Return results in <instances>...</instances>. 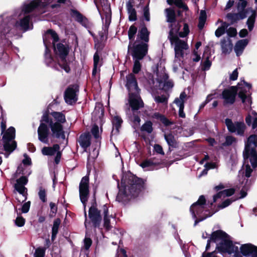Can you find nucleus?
<instances>
[{"label":"nucleus","mask_w":257,"mask_h":257,"mask_svg":"<svg viewBox=\"0 0 257 257\" xmlns=\"http://www.w3.org/2000/svg\"><path fill=\"white\" fill-rule=\"evenodd\" d=\"M125 87L128 91V101L132 111V114L128 116L132 126L138 128L140 126L141 119L138 115V111L140 108L144 107V103L140 96L141 89L139 88L135 76L129 74L126 76Z\"/></svg>","instance_id":"obj_1"},{"label":"nucleus","mask_w":257,"mask_h":257,"mask_svg":"<svg viewBox=\"0 0 257 257\" xmlns=\"http://www.w3.org/2000/svg\"><path fill=\"white\" fill-rule=\"evenodd\" d=\"M24 167L22 165H20L18 166L16 173L14 174V178L16 179L18 178L19 177H20V175H22V176H25L27 175V173L24 172ZM31 174V172H29L28 173L27 175H29Z\"/></svg>","instance_id":"obj_44"},{"label":"nucleus","mask_w":257,"mask_h":257,"mask_svg":"<svg viewBox=\"0 0 257 257\" xmlns=\"http://www.w3.org/2000/svg\"><path fill=\"white\" fill-rule=\"evenodd\" d=\"M127 13L128 14V19L131 21H135L137 20L136 11L133 7V3L129 1L126 3V5Z\"/></svg>","instance_id":"obj_31"},{"label":"nucleus","mask_w":257,"mask_h":257,"mask_svg":"<svg viewBox=\"0 0 257 257\" xmlns=\"http://www.w3.org/2000/svg\"><path fill=\"white\" fill-rule=\"evenodd\" d=\"M227 34L229 37H234L237 34V31L235 28L230 27L227 30Z\"/></svg>","instance_id":"obj_64"},{"label":"nucleus","mask_w":257,"mask_h":257,"mask_svg":"<svg viewBox=\"0 0 257 257\" xmlns=\"http://www.w3.org/2000/svg\"><path fill=\"white\" fill-rule=\"evenodd\" d=\"M248 43L249 40L247 39L239 40L236 42L234 47V50L237 56L238 57L242 55Z\"/></svg>","instance_id":"obj_26"},{"label":"nucleus","mask_w":257,"mask_h":257,"mask_svg":"<svg viewBox=\"0 0 257 257\" xmlns=\"http://www.w3.org/2000/svg\"><path fill=\"white\" fill-rule=\"evenodd\" d=\"M122 122V120L120 117L117 115L114 116L112 119V123L113 125L112 132L114 131V129H115L116 133H118Z\"/></svg>","instance_id":"obj_39"},{"label":"nucleus","mask_w":257,"mask_h":257,"mask_svg":"<svg viewBox=\"0 0 257 257\" xmlns=\"http://www.w3.org/2000/svg\"><path fill=\"white\" fill-rule=\"evenodd\" d=\"M50 39H53V43H56L59 41V37L56 33L52 30H49L43 36V42L45 46V62L48 65L54 67L57 70H59L57 64L54 63V61L50 54V50L48 48L50 44Z\"/></svg>","instance_id":"obj_4"},{"label":"nucleus","mask_w":257,"mask_h":257,"mask_svg":"<svg viewBox=\"0 0 257 257\" xmlns=\"http://www.w3.org/2000/svg\"><path fill=\"white\" fill-rule=\"evenodd\" d=\"M187 94L185 92L181 93L179 98H176L174 103L179 107V116L181 118H185L186 114L184 112V103Z\"/></svg>","instance_id":"obj_23"},{"label":"nucleus","mask_w":257,"mask_h":257,"mask_svg":"<svg viewBox=\"0 0 257 257\" xmlns=\"http://www.w3.org/2000/svg\"><path fill=\"white\" fill-rule=\"evenodd\" d=\"M50 216L51 217H53L55 216L57 211V206L55 203L53 202H50Z\"/></svg>","instance_id":"obj_56"},{"label":"nucleus","mask_w":257,"mask_h":257,"mask_svg":"<svg viewBox=\"0 0 257 257\" xmlns=\"http://www.w3.org/2000/svg\"><path fill=\"white\" fill-rule=\"evenodd\" d=\"M46 248L43 247H39L36 249L34 257H44L45 255Z\"/></svg>","instance_id":"obj_50"},{"label":"nucleus","mask_w":257,"mask_h":257,"mask_svg":"<svg viewBox=\"0 0 257 257\" xmlns=\"http://www.w3.org/2000/svg\"><path fill=\"white\" fill-rule=\"evenodd\" d=\"M236 200V199L232 200L231 199H227L225 200L222 202L220 204H219L217 206L218 209H223L229 205H230L232 202Z\"/></svg>","instance_id":"obj_51"},{"label":"nucleus","mask_w":257,"mask_h":257,"mask_svg":"<svg viewBox=\"0 0 257 257\" xmlns=\"http://www.w3.org/2000/svg\"><path fill=\"white\" fill-rule=\"evenodd\" d=\"M91 133L93 137L95 139H98L99 138V131L98 126L96 125H93L91 130Z\"/></svg>","instance_id":"obj_60"},{"label":"nucleus","mask_w":257,"mask_h":257,"mask_svg":"<svg viewBox=\"0 0 257 257\" xmlns=\"http://www.w3.org/2000/svg\"><path fill=\"white\" fill-rule=\"evenodd\" d=\"M240 250L241 254L244 256L251 255V257H255L257 246L251 243H246L241 245Z\"/></svg>","instance_id":"obj_22"},{"label":"nucleus","mask_w":257,"mask_h":257,"mask_svg":"<svg viewBox=\"0 0 257 257\" xmlns=\"http://www.w3.org/2000/svg\"><path fill=\"white\" fill-rule=\"evenodd\" d=\"M28 177L26 176H22L16 180V183L14 186L15 191L22 195V198H16L20 203L23 202L27 199L28 189L25 185L28 183Z\"/></svg>","instance_id":"obj_9"},{"label":"nucleus","mask_w":257,"mask_h":257,"mask_svg":"<svg viewBox=\"0 0 257 257\" xmlns=\"http://www.w3.org/2000/svg\"><path fill=\"white\" fill-rule=\"evenodd\" d=\"M237 91V86H231L228 89H224L222 92L224 104H233L235 102Z\"/></svg>","instance_id":"obj_13"},{"label":"nucleus","mask_w":257,"mask_h":257,"mask_svg":"<svg viewBox=\"0 0 257 257\" xmlns=\"http://www.w3.org/2000/svg\"><path fill=\"white\" fill-rule=\"evenodd\" d=\"M79 143L85 150L90 145V137L88 134L81 135L79 137Z\"/></svg>","instance_id":"obj_32"},{"label":"nucleus","mask_w":257,"mask_h":257,"mask_svg":"<svg viewBox=\"0 0 257 257\" xmlns=\"http://www.w3.org/2000/svg\"><path fill=\"white\" fill-rule=\"evenodd\" d=\"M121 187L116 198V200L123 203L127 201L131 197H137L139 193L143 189L144 186V181L134 175L128 177L127 182L124 178L121 180Z\"/></svg>","instance_id":"obj_2"},{"label":"nucleus","mask_w":257,"mask_h":257,"mask_svg":"<svg viewBox=\"0 0 257 257\" xmlns=\"http://www.w3.org/2000/svg\"><path fill=\"white\" fill-rule=\"evenodd\" d=\"M241 2L238 3L237 5V9L238 10H240L239 12H243L245 13V15L246 16L247 13V10L245 9L247 5V2L246 1H240Z\"/></svg>","instance_id":"obj_49"},{"label":"nucleus","mask_w":257,"mask_h":257,"mask_svg":"<svg viewBox=\"0 0 257 257\" xmlns=\"http://www.w3.org/2000/svg\"><path fill=\"white\" fill-rule=\"evenodd\" d=\"M31 202H25L22 207L21 212L23 213H26L29 212L30 208Z\"/></svg>","instance_id":"obj_63"},{"label":"nucleus","mask_w":257,"mask_h":257,"mask_svg":"<svg viewBox=\"0 0 257 257\" xmlns=\"http://www.w3.org/2000/svg\"><path fill=\"white\" fill-rule=\"evenodd\" d=\"M237 139L232 136H227L225 137V141L222 143V146L224 147H227L231 146L233 143H236Z\"/></svg>","instance_id":"obj_47"},{"label":"nucleus","mask_w":257,"mask_h":257,"mask_svg":"<svg viewBox=\"0 0 257 257\" xmlns=\"http://www.w3.org/2000/svg\"><path fill=\"white\" fill-rule=\"evenodd\" d=\"M164 137L169 146V150L178 147L177 143L175 139L174 136L172 134H165Z\"/></svg>","instance_id":"obj_33"},{"label":"nucleus","mask_w":257,"mask_h":257,"mask_svg":"<svg viewBox=\"0 0 257 257\" xmlns=\"http://www.w3.org/2000/svg\"><path fill=\"white\" fill-rule=\"evenodd\" d=\"M88 216L93 226L95 227H98L101 221L100 211L93 205L89 208Z\"/></svg>","instance_id":"obj_19"},{"label":"nucleus","mask_w":257,"mask_h":257,"mask_svg":"<svg viewBox=\"0 0 257 257\" xmlns=\"http://www.w3.org/2000/svg\"><path fill=\"white\" fill-rule=\"evenodd\" d=\"M148 45L146 44H137L133 50L132 56L134 59V64L133 71L134 73L138 74L141 69V64L140 60L143 59L148 52Z\"/></svg>","instance_id":"obj_5"},{"label":"nucleus","mask_w":257,"mask_h":257,"mask_svg":"<svg viewBox=\"0 0 257 257\" xmlns=\"http://www.w3.org/2000/svg\"><path fill=\"white\" fill-rule=\"evenodd\" d=\"M149 35L150 32L146 27L145 25L143 26L138 32L137 40L135 42L134 47L137 44H146L148 45L147 43L149 41Z\"/></svg>","instance_id":"obj_21"},{"label":"nucleus","mask_w":257,"mask_h":257,"mask_svg":"<svg viewBox=\"0 0 257 257\" xmlns=\"http://www.w3.org/2000/svg\"><path fill=\"white\" fill-rule=\"evenodd\" d=\"M238 96L241 100V101L243 103H245L246 102L248 103V104H251V98L250 96L247 95L244 92L239 91L238 93L237 92Z\"/></svg>","instance_id":"obj_41"},{"label":"nucleus","mask_w":257,"mask_h":257,"mask_svg":"<svg viewBox=\"0 0 257 257\" xmlns=\"http://www.w3.org/2000/svg\"><path fill=\"white\" fill-rule=\"evenodd\" d=\"M162 107L163 105L167 106L168 99L170 97V94L172 91V89L174 86V83L173 80L163 81L162 83Z\"/></svg>","instance_id":"obj_14"},{"label":"nucleus","mask_w":257,"mask_h":257,"mask_svg":"<svg viewBox=\"0 0 257 257\" xmlns=\"http://www.w3.org/2000/svg\"><path fill=\"white\" fill-rule=\"evenodd\" d=\"M38 195H39L40 199L44 203V202H46V201H47L46 191L42 187H40L39 188V192H38Z\"/></svg>","instance_id":"obj_53"},{"label":"nucleus","mask_w":257,"mask_h":257,"mask_svg":"<svg viewBox=\"0 0 257 257\" xmlns=\"http://www.w3.org/2000/svg\"><path fill=\"white\" fill-rule=\"evenodd\" d=\"M77 91V87L74 85L70 86L67 88L64 94V99L67 104L72 105L76 102Z\"/></svg>","instance_id":"obj_18"},{"label":"nucleus","mask_w":257,"mask_h":257,"mask_svg":"<svg viewBox=\"0 0 257 257\" xmlns=\"http://www.w3.org/2000/svg\"><path fill=\"white\" fill-rule=\"evenodd\" d=\"M61 223V220L59 218L56 219L53 222V227L52 228V240H54L58 232V229Z\"/></svg>","instance_id":"obj_37"},{"label":"nucleus","mask_w":257,"mask_h":257,"mask_svg":"<svg viewBox=\"0 0 257 257\" xmlns=\"http://www.w3.org/2000/svg\"><path fill=\"white\" fill-rule=\"evenodd\" d=\"M52 40V44L54 48V51L57 55L59 56L58 65L59 67L63 69L67 73L69 72L70 68L66 62V57L68 53V49L62 44L59 43L55 47V44L53 43V39Z\"/></svg>","instance_id":"obj_7"},{"label":"nucleus","mask_w":257,"mask_h":257,"mask_svg":"<svg viewBox=\"0 0 257 257\" xmlns=\"http://www.w3.org/2000/svg\"><path fill=\"white\" fill-rule=\"evenodd\" d=\"M218 211V209H216L215 211H213L212 212H210L209 211V210H206L205 212H207L208 213L207 214H204V216L201 217H199V218H197V219L198 220V221L199 222H201V221L204 220V219H205L206 218H207V217L211 216L213 214H214L215 213H216Z\"/></svg>","instance_id":"obj_59"},{"label":"nucleus","mask_w":257,"mask_h":257,"mask_svg":"<svg viewBox=\"0 0 257 257\" xmlns=\"http://www.w3.org/2000/svg\"><path fill=\"white\" fill-rule=\"evenodd\" d=\"M190 32L189 26L187 23L184 24V27H183V32H180L178 31V35L181 38H184L186 37L188 34Z\"/></svg>","instance_id":"obj_52"},{"label":"nucleus","mask_w":257,"mask_h":257,"mask_svg":"<svg viewBox=\"0 0 257 257\" xmlns=\"http://www.w3.org/2000/svg\"><path fill=\"white\" fill-rule=\"evenodd\" d=\"M252 171V169L250 168V166L248 164L245 165V171L244 172V177L247 178H249L251 176Z\"/></svg>","instance_id":"obj_61"},{"label":"nucleus","mask_w":257,"mask_h":257,"mask_svg":"<svg viewBox=\"0 0 257 257\" xmlns=\"http://www.w3.org/2000/svg\"><path fill=\"white\" fill-rule=\"evenodd\" d=\"M142 132L150 134L153 131L152 123L150 121H146L141 127Z\"/></svg>","instance_id":"obj_45"},{"label":"nucleus","mask_w":257,"mask_h":257,"mask_svg":"<svg viewBox=\"0 0 257 257\" xmlns=\"http://www.w3.org/2000/svg\"><path fill=\"white\" fill-rule=\"evenodd\" d=\"M206 200L205 197L204 195H202L199 196L198 200L196 202L192 204V208L197 205L204 206L206 204Z\"/></svg>","instance_id":"obj_55"},{"label":"nucleus","mask_w":257,"mask_h":257,"mask_svg":"<svg viewBox=\"0 0 257 257\" xmlns=\"http://www.w3.org/2000/svg\"><path fill=\"white\" fill-rule=\"evenodd\" d=\"M53 0H32L24 3L22 6V12L20 16V21L16 23V27H20L21 29L26 31L33 29V24L31 23L32 16L31 12L44 8L52 3Z\"/></svg>","instance_id":"obj_3"},{"label":"nucleus","mask_w":257,"mask_h":257,"mask_svg":"<svg viewBox=\"0 0 257 257\" xmlns=\"http://www.w3.org/2000/svg\"><path fill=\"white\" fill-rule=\"evenodd\" d=\"M137 32V28L134 26H131L128 31V38L130 41H133Z\"/></svg>","instance_id":"obj_54"},{"label":"nucleus","mask_w":257,"mask_h":257,"mask_svg":"<svg viewBox=\"0 0 257 257\" xmlns=\"http://www.w3.org/2000/svg\"><path fill=\"white\" fill-rule=\"evenodd\" d=\"M140 166L146 171L158 170L161 167V159L153 157L146 159Z\"/></svg>","instance_id":"obj_15"},{"label":"nucleus","mask_w":257,"mask_h":257,"mask_svg":"<svg viewBox=\"0 0 257 257\" xmlns=\"http://www.w3.org/2000/svg\"><path fill=\"white\" fill-rule=\"evenodd\" d=\"M242 83H243V84L245 85V86L247 87L248 91L249 90V89L251 88V84L246 82L245 80H243V81H241L240 82L238 83L237 85L238 86V90L240 89V91L244 92L245 93L247 94V90L243 87L241 86L242 85Z\"/></svg>","instance_id":"obj_48"},{"label":"nucleus","mask_w":257,"mask_h":257,"mask_svg":"<svg viewBox=\"0 0 257 257\" xmlns=\"http://www.w3.org/2000/svg\"><path fill=\"white\" fill-rule=\"evenodd\" d=\"M15 137V129L10 127L4 134L3 141L4 147L6 151L13 152L16 148L17 145L15 141H13Z\"/></svg>","instance_id":"obj_10"},{"label":"nucleus","mask_w":257,"mask_h":257,"mask_svg":"<svg viewBox=\"0 0 257 257\" xmlns=\"http://www.w3.org/2000/svg\"><path fill=\"white\" fill-rule=\"evenodd\" d=\"M171 26L172 28L169 33L168 39L171 44L175 43V48L183 50L187 49V43L184 41L180 40L177 35V33L180 30L181 25L179 23H177L176 24H175L174 28L173 27V24H171Z\"/></svg>","instance_id":"obj_8"},{"label":"nucleus","mask_w":257,"mask_h":257,"mask_svg":"<svg viewBox=\"0 0 257 257\" xmlns=\"http://www.w3.org/2000/svg\"><path fill=\"white\" fill-rule=\"evenodd\" d=\"M79 193L80 199L84 206L85 216L86 218L85 208L89 196V179L88 176H85L81 179L79 185ZM85 226L87 227L86 219L85 221Z\"/></svg>","instance_id":"obj_6"},{"label":"nucleus","mask_w":257,"mask_h":257,"mask_svg":"<svg viewBox=\"0 0 257 257\" xmlns=\"http://www.w3.org/2000/svg\"><path fill=\"white\" fill-rule=\"evenodd\" d=\"M210 54H207V56H206V52L205 51L204 52L203 55V57L205 58V61L202 63V70L203 71L208 70L212 64L211 62L209 60L210 58Z\"/></svg>","instance_id":"obj_40"},{"label":"nucleus","mask_w":257,"mask_h":257,"mask_svg":"<svg viewBox=\"0 0 257 257\" xmlns=\"http://www.w3.org/2000/svg\"><path fill=\"white\" fill-rule=\"evenodd\" d=\"M234 249H237V246L233 244V242L229 238H225L219 243H217L216 249L221 253H227L231 254L234 252Z\"/></svg>","instance_id":"obj_12"},{"label":"nucleus","mask_w":257,"mask_h":257,"mask_svg":"<svg viewBox=\"0 0 257 257\" xmlns=\"http://www.w3.org/2000/svg\"><path fill=\"white\" fill-rule=\"evenodd\" d=\"M228 21H230L229 25H232L239 20H243L246 17L245 13L243 12H239L238 13H229L226 16Z\"/></svg>","instance_id":"obj_28"},{"label":"nucleus","mask_w":257,"mask_h":257,"mask_svg":"<svg viewBox=\"0 0 257 257\" xmlns=\"http://www.w3.org/2000/svg\"><path fill=\"white\" fill-rule=\"evenodd\" d=\"M225 123L229 132L235 133L241 137L244 136L246 127L243 122L235 121L233 123L231 119L227 118L225 119Z\"/></svg>","instance_id":"obj_11"},{"label":"nucleus","mask_w":257,"mask_h":257,"mask_svg":"<svg viewBox=\"0 0 257 257\" xmlns=\"http://www.w3.org/2000/svg\"><path fill=\"white\" fill-rule=\"evenodd\" d=\"M222 53L227 55L231 53L232 50L233 44L229 38H223L220 42Z\"/></svg>","instance_id":"obj_25"},{"label":"nucleus","mask_w":257,"mask_h":257,"mask_svg":"<svg viewBox=\"0 0 257 257\" xmlns=\"http://www.w3.org/2000/svg\"><path fill=\"white\" fill-rule=\"evenodd\" d=\"M142 18L143 21L147 22L150 21V13L148 4L143 8Z\"/></svg>","instance_id":"obj_46"},{"label":"nucleus","mask_w":257,"mask_h":257,"mask_svg":"<svg viewBox=\"0 0 257 257\" xmlns=\"http://www.w3.org/2000/svg\"><path fill=\"white\" fill-rule=\"evenodd\" d=\"M25 223V219L21 216L20 214L18 215L16 219H15V224L19 227H22L24 225Z\"/></svg>","instance_id":"obj_57"},{"label":"nucleus","mask_w":257,"mask_h":257,"mask_svg":"<svg viewBox=\"0 0 257 257\" xmlns=\"http://www.w3.org/2000/svg\"><path fill=\"white\" fill-rule=\"evenodd\" d=\"M51 115L56 121V122L62 124L66 121L65 116L62 112L54 111L51 112Z\"/></svg>","instance_id":"obj_36"},{"label":"nucleus","mask_w":257,"mask_h":257,"mask_svg":"<svg viewBox=\"0 0 257 257\" xmlns=\"http://www.w3.org/2000/svg\"><path fill=\"white\" fill-rule=\"evenodd\" d=\"M60 151V146L58 144H55L52 147H45L42 150V153L44 155L53 156Z\"/></svg>","instance_id":"obj_30"},{"label":"nucleus","mask_w":257,"mask_h":257,"mask_svg":"<svg viewBox=\"0 0 257 257\" xmlns=\"http://www.w3.org/2000/svg\"><path fill=\"white\" fill-rule=\"evenodd\" d=\"M73 15L75 20L80 23L82 26L86 27L88 24V20L82 14L77 11H73Z\"/></svg>","instance_id":"obj_34"},{"label":"nucleus","mask_w":257,"mask_h":257,"mask_svg":"<svg viewBox=\"0 0 257 257\" xmlns=\"http://www.w3.org/2000/svg\"><path fill=\"white\" fill-rule=\"evenodd\" d=\"M204 206L197 205L192 208V205L190 207V211L193 218H196L197 215H200L204 210Z\"/></svg>","instance_id":"obj_35"},{"label":"nucleus","mask_w":257,"mask_h":257,"mask_svg":"<svg viewBox=\"0 0 257 257\" xmlns=\"http://www.w3.org/2000/svg\"><path fill=\"white\" fill-rule=\"evenodd\" d=\"M256 14L254 11L250 16L248 18L246 24L248 26V29L249 31H251L254 27V23L255 21Z\"/></svg>","instance_id":"obj_42"},{"label":"nucleus","mask_w":257,"mask_h":257,"mask_svg":"<svg viewBox=\"0 0 257 257\" xmlns=\"http://www.w3.org/2000/svg\"><path fill=\"white\" fill-rule=\"evenodd\" d=\"M167 12V21L170 23H175L176 15L173 10L167 9L166 10Z\"/></svg>","instance_id":"obj_43"},{"label":"nucleus","mask_w":257,"mask_h":257,"mask_svg":"<svg viewBox=\"0 0 257 257\" xmlns=\"http://www.w3.org/2000/svg\"><path fill=\"white\" fill-rule=\"evenodd\" d=\"M154 75L157 77L155 80L154 79L151 80V82H149L153 92V96L156 102L160 103L161 102V97L160 96H156L154 92L155 90H160L161 85V79L159 76V65L158 64L153 67Z\"/></svg>","instance_id":"obj_16"},{"label":"nucleus","mask_w":257,"mask_h":257,"mask_svg":"<svg viewBox=\"0 0 257 257\" xmlns=\"http://www.w3.org/2000/svg\"><path fill=\"white\" fill-rule=\"evenodd\" d=\"M50 126L45 123H40L38 128V136L39 140L44 144L49 143V138L51 136L49 130Z\"/></svg>","instance_id":"obj_17"},{"label":"nucleus","mask_w":257,"mask_h":257,"mask_svg":"<svg viewBox=\"0 0 257 257\" xmlns=\"http://www.w3.org/2000/svg\"><path fill=\"white\" fill-rule=\"evenodd\" d=\"M101 211L103 215V226L106 230H109L112 228L110 224V219L113 218L112 214H109L108 208L106 205H104L102 208Z\"/></svg>","instance_id":"obj_24"},{"label":"nucleus","mask_w":257,"mask_h":257,"mask_svg":"<svg viewBox=\"0 0 257 257\" xmlns=\"http://www.w3.org/2000/svg\"><path fill=\"white\" fill-rule=\"evenodd\" d=\"M51 122H53L52 119L49 118L48 115L47 114H44L43 115L42 118L40 120V123H45L47 125L49 124L50 125V123Z\"/></svg>","instance_id":"obj_58"},{"label":"nucleus","mask_w":257,"mask_h":257,"mask_svg":"<svg viewBox=\"0 0 257 257\" xmlns=\"http://www.w3.org/2000/svg\"><path fill=\"white\" fill-rule=\"evenodd\" d=\"M162 123L165 126H169L174 124V122L167 118L164 115L162 114Z\"/></svg>","instance_id":"obj_62"},{"label":"nucleus","mask_w":257,"mask_h":257,"mask_svg":"<svg viewBox=\"0 0 257 257\" xmlns=\"http://www.w3.org/2000/svg\"><path fill=\"white\" fill-rule=\"evenodd\" d=\"M49 126L52 131V136L53 137L62 140L65 139V135L62 124L53 122L50 123Z\"/></svg>","instance_id":"obj_20"},{"label":"nucleus","mask_w":257,"mask_h":257,"mask_svg":"<svg viewBox=\"0 0 257 257\" xmlns=\"http://www.w3.org/2000/svg\"><path fill=\"white\" fill-rule=\"evenodd\" d=\"M229 235L224 231L219 229L213 231L210 235L209 239L212 242H216L218 240L222 241L225 238H229Z\"/></svg>","instance_id":"obj_27"},{"label":"nucleus","mask_w":257,"mask_h":257,"mask_svg":"<svg viewBox=\"0 0 257 257\" xmlns=\"http://www.w3.org/2000/svg\"><path fill=\"white\" fill-rule=\"evenodd\" d=\"M207 19V15L205 10H201L199 17V23L198 27L200 30L202 29L206 22Z\"/></svg>","instance_id":"obj_38"},{"label":"nucleus","mask_w":257,"mask_h":257,"mask_svg":"<svg viewBox=\"0 0 257 257\" xmlns=\"http://www.w3.org/2000/svg\"><path fill=\"white\" fill-rule=\"evenodd\" d=\"M235 192V190L233 188H231L227 189H224L220 191L216 194L213 195V202H215L218 199L221 198H225L226 197H230L233 195Z\"/></svg>","instance_id":"obj_29"}]
</instances>
